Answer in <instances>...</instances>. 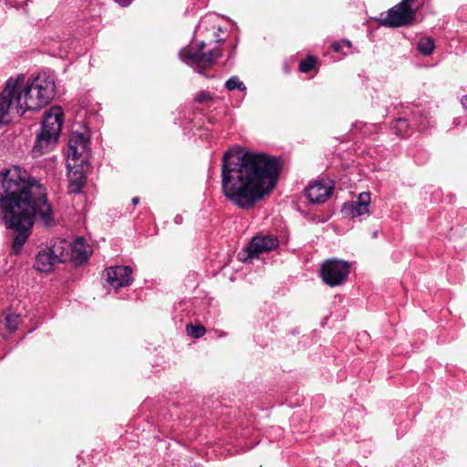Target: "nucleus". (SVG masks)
I'll use <instances>...</instances> for the list:
<instances>
[{
	"mask_svg": "<svg viewBox=\"0 0 467 467\" xmlns=\"http://www.w3.org/2000/svg\"><path fill=\"white\" fill-rule=\"evenodd\" d=\"M409 124L405 119H398L391 124L392 130L399 136H406Z\"/></svg>",
	"mask_w": 467,
	"mask_h": 467,
	"instance_id": "f3484780",
	"label": "nucleus"
},
{
	"mask_svg": "<svg viewBox=\"0 0 467 467\" xmlns=\"http://www.w3.org/2000/svg\"><path fill=\"white\" fill-rule=\"evenodd\" d=\"M420 6V4H416V0H401L400 3L390 8L385 16H381L379 22L389 27L411 25L415 21L416 12Z\"/></svg>",
	"mask_w": 467,
	"mask_h": 467,
	"instance_id": "39448f33",
	"label": "nucleus"
},
{
	"mask_svg": "<svg viewBox=\"0 0 467 467\" xmlns=\"http://www.w3.org/2000/svg\"><path fill=\"white\" fill-rule=\"evenodd\" d=\"M65 244L66 242L59 240L50 246L40 247L36 256L34 267L39 272H51L57 264L65 260Z\"/></svg>",
	"mask_w": 467,
	"mask_h": 467,
	"instance_id": "423d86ee",
	"label": "nucleus"
},
{
	"mask_svg": "<svg viewBox=\"0 0 467 467\" xmlns=\"http://www.w3.org/2000/svg\"><path fill=\"white\" fill-rule=\"evenodd\" d=\"M316 63V59L312 57H308L306 59L300 62L299 70L303 73L309 72Z\"/></svg>",
	"mask_w": 467,
	"mask_h": 467,
	"instance_id": "aec40b11",
	"label": "nucleus"
},
{
	"mask_svg": "<svg viewBox=\"0 0 467 467\" xmlns=\"http://www.w3.org/2000/svg\"><path fill=\"white\" fill-rule=\"evenodd\" d=\"M434 41L431 37H423L417 44L418 50L424 56H430L434 50Z\"/></svg>",
	"mask_w": 467,
	"mask_h": 467,
	"instance_id": "dca6fc26",
	"label": "nucleus"
},
{
	"mask_svg": "<svg viewBox=\"0 0 467 467\" xmlns=\"http://www.w3.org/2000/svg\"><path fill=\"white\" fill-rule=\"evenodd\" d=\"M277 159L265 153H224L222 189L224 196L241 209H250L275 188L279 176Z\"/></svg>",
	"mask_w": 467,
	"mask_h": 467,
	"instance_id": "f03ea898",
	"label": "nucleus"
},
{
	"mask_svg": "<svg viewBox=\"0 0 467 467\" xmlns=\"http://www.w3.org/2000/svg\"><path fill=\"white\" fill-rule=\"evenodd\" d=\"M225 88L228 89V90H234L235 88L243 91V90H245V86L244 84L240 81L239 78L236 77V76H234L232 78H230L226 83H225Z\"/></svg>",
	"mask_w": 467,
	"mask_h": 467,
	"instance_id": "a211bd4d",
	"label": "nucleus"
},
{
	"mask_svg": "<svg viewBox=\"0 0 467 467\" xmlns=\"http://www.w3.org/2000/svg\"><path fill=\"white\" fill-rule=\"evenodd\" d=\"M139 202H140V198L139 197H133L132 198V203L134 205H137Z\"/></svg>",
	"mask_w": 467,
	"mask_h": 467,
	"instance_id": "bb28decb",
	"label": "nucleus"
},
{
	"mask_svg": "<svg viewBox=\"0 0 467 467\" xmlns=\"http://www.w3.org/2000/svg\"><path fill=\"white\" fill-rule=\"evenodd\" d=\"M333 184L330 181H315L306 189L308 200L313 203H323L333 192Z\"/></svg>",
	"mask_w": 467,
	"mask_h": 467,
	"instance_id": "ddd939ff",
	"label": "nucleus"
},
{
	"mask_svg": "<svg viewBox=\"0 0 467 467\" xmlns=\"http://www.w3.org/2000/svg\"><path fill=\"white\" fill-rule=\"evenodd\" d=\"M89 140L84 133L72 132L68 140L67 161H77L88 150Z\"/></svg>",
	"mask_w": 467,
	"mask_h": 467,
	"instance_id": "f8f14e48",
	"label": "nucleus"
},
{
	"mask_svg": "<svg viewBox=\"0 0 467 467\" xmlns=\"http://www.w3.org/2000/svg\"><path fill=\"white\" fill-rule=\"evenodd\" d=\"M278 246V240L273 235H257L254 236L249 244L245 247L244 253L246 257L243 258L242 254H239L240 260H246V258H256L260 254L269 252Z\"/></svg>",
	"mask_w": 467,
	"mask_h": 467,
	"instance_id": "1a4fd4ad",
	"label": "nucleus"
},
{
	"mask_svg": "<svg viewBox=\"0 0 467 467\" xmlns=\"http://www.w3.org/2000/svg\"><path fill=\"white\" fill-rule=\"evenodd\" d=\"M73 253L80 262H86L90 254L89 246L83 238H77L72 245Z\"/></svg>",
	"mask_w": 467,
	"mask_h": 467,
	"instance_id": "2eb2a0df",
	"label": "nucleus"
},
{
	"mask_svg": "<svg viewBox=\"0 0 467 467\" xmlns=\"http://www.w3.org/2000/svg\"><path fill=\"white\" fill-rule=\"evenodd\" d=\"M187 333L192 337L199 338L204 335L205 327L202 325H197V326L188 325L187 326Z\"/></svg>",
	"mask_w": 467,
	"mask_h": 467,
	"instance_id": "6ab92c4d",
	"label": "nucleus"
},
{
	"mask_svg": "<svg viewBox=\"0 0 467 467\" xmlns=\"http://www.w3.org/2000/svg\"><path fill=\"white\" fill-rule=\"evenodd\" d=\"M0 218L14 234L10 251L14 255L22 253L36 219L46 226L54 222L46 189L19 166L0 173Z\"/></svg>",
	"mask_w": 467,
	"mask_h": 467,
	"instance_id": "f257e3e1",
	"label": "nucleus"
},
{
	"mask_svg": "<svg viewBox=\"0 0 467 467\" xmlns=\"http://www.w3.org/2000/svg\"><path fill=\"white\" fill-rule=\"evenodd\" d=\"M67 161V168H68V177H69V185H68V192L71 193H78L81 192L85 182H86V176L82 170L78 169L74 162Z\"/></svg>",
	"mask_w": 467,
	"mask_h": 467,
	"instance_id": "4468645a",
	"label": "nucleus"
},
{
	"mask_svg": "<svg viewBox=\"0 0 467 467\" xmlns=\"http://www.w3.org/2000/svg\"><path fill=\"white\" fill-rule=\"evenodd\" d=\"M203 47L204 43H201L195 50L192 48H183L180 52L181 59L187 65L194 67L199 74H202L203 69L210 67L222 56V51L218 48L203 53Z\"/></svg>",
	"mask_w": 467,
	"mask_h": 467,
	"instance_id": "0eeeda50",
	"label": "nucleus"
},
{
	"mask_svg": "<svg viewBox=\"0 0 467 467\" xmlns=\"http://www.w3.org/2000/svg\"><path fill=\"white\" fill-rule=\"evenodd\" d=\"M61 107H52L45 115L40 133L32 149L34 157L41 156L56 145L64 121Z\"/></svg>",
	"mask_w": 467,
	"mask_h": 467,
	"instance_id": "20e7f679",
	"label": "nucleus"
},
{
	"mask_svg": "<svg viewBox=\"0 0 467 467\" xmlns=\"http://www.w3.org/2000/svg\"><path fill=\"white\" fill-rule=\"evenodd\" d=\"M6 327L10 331H15L17 328L19 323V316L17 315H7L5 317Z\"/></svg>",
	"mask_w": 467,
	"mask_h": 467,
	"instance_id": "412c9836",
	"label": "nucleus"
},
{
	"mask_svg": "<svg viewBox=\"0 0 467 467\" xmlns=\"http://www.w3.org/2000/svg\"><path fill=\"white\" fill-rule=\"evenodd\" d=\"M211 96L209 93H205V92H202L201 94L198 95L197 97V100L199 102H204V101H208V100H211Z\"/></svg>",
	"mask_w": 467,
	"mask_h": 467,
	"instance_id": "4be33fe9",
	"label": "nucleus"
},
{
	"mask_svg": "<svg viewBox=\"0 0 467 467\" xmlns=\"http://www.w3.org/2000/svg\"><path fill=\"white\" fill-rule=\"evenodd\" d=\"M350 270L348 262L340 259H327L320 268L322 280L329 286L341 285L348 277Z\"/></svg>",
	"mask_w": 467,
	"mask_h": 467,
	"instance_id": "6e6552de",
	"label": "nucleus"
},
{
	"mask_svg": "<svg viewBox=\"0 0 467 467\" xmlns=\"http://www.w3.org/2000/svg\"><path fill=\"white\" fill-rule=\"evenodd\" d=\"M339 43H341L342 47H346L348 48H350L351 46H352L351 42L349 40H347V39H343Z\"/></svg>",
	"mask_w": 467,
	"mask_h": 467,
	"instance_id": "b1692460",
	"label": "nucleus"
},
{
	"mask_svg": "<svg viewBox=\"0 0 467 467\" xmlns=\"http://www.w3.org/2000/svg\"><path fill=\"white\" fill-rule=\"evenodd\" d=\"M132 270L130 266H110L104 271L108 284L114 289L128 286L132 283Z\"/></svg>",
	"mask_w": 467,
	"mask_h": 467,
	"instance_id": "9d476101",
	"label": "nucleus"
},
{
	"mask_svg": "<svg viewBox=\"0 0 467 467\" xmlns=\"http://www.w3.org/2000/svg\"><path fill=\"white\" fill-rule=\"evenodd\" d=\"M369 192H363L359 193L357 201H352L344 203L342 212L344 214L352 218L368 216L369 215Z\"/></svg>",
	"mask_w": 467,
	"mask_h": 467,
	"instance_id": "9b49d317",
	"label": "nucleus"
},
{
	"mask_svg": "<svg viewBox=\"0 0 467 467\" xmlns=\"http://www.w3.org/2000/svg\"><path fill=\"white\" fill-rule=\"evenodd\" d=\"M377 235H378V232H374V233H373V234H372V237H373V238H376V237H377Z\"/></svg>",
	"mask_w": 467,
	"mask_h": 467,
	"instance_id": "cd10ccee",
	"label": "nucleus"
},
{
	"mask_svg": "<svg viewBox=\"0 0 467 467\" xmlns=\"http://www.w3.org/2000/svg\"><path fill=\"white\" fill-rule=\"evenodd\" d=\"M462 103L464 109H467V96L462 99Z\"/></svg>",
	"mask_w": 467,
	"mask_h": 467,
	"instance_id": "a878e982",
	"label": "nucleus"
},
{
	"mask_svg": "<svg viewBox=\"0 0 467 467\" xmlns=\"http://www.w3.org/2000/svg\"><path fill=\"white\" fill-rule=\"evenodd\" d=\"M174 223L177 224H181L182 223V216L178 214L174 217Z\"/></svg>",
	"mask_w": 467,
	"mask_h": 467,
	"instance_id": "393cba45",
	"label": "nucleus"
},
{
	"mask_svg": "<svg viewBox=\"0 0 467 467\" xmlns=\"http://www.w3.org/2000/svg\"><path fill=\"white\" fill-rule=\"evenodd\" d=\"M24 75L10 78L0 94V123L7 124L12 115L21 116L27 110H36L55 96V80L47 72H40L25 82Z\"/></svg>",
	"mask_w": 467,
	"mask_h": 467,
	"instance_id": "7ed1b4c3",
	"label": "nucleus"
},
{
	"mask_svg": "<svg viewBox=\"0 0 467 467\" xmlns=\"http://www.w3.org/2000/svg\"><path fill=\"white\" fill-rule=\"evenodd\" d=\"M333 50L335 52H341L342 51V48L343 47L341 46V43L339 42H334L332 45H331Z\"/></svg>",
	"mask_w": 467,
	"mask_h": 467,
	"instance_id": "5701e85b",
	"label": "nucleus"
}]
</instances>
